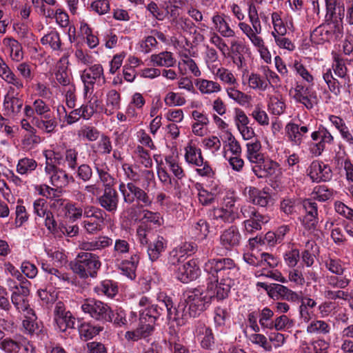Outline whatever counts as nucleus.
I'll list each match as a JSON object with an SVG mask.
<instances>
[{
  "label": "nucleus",
  "mask_w": 353,
  "mask_h": 353,
  "mask_svg": "<svg viewBox=\"0 0 353 353\" xmlns=\"http://www.w3.org/2000/svg\"><path fill=\"white\" fill-rule=\"evenodd\" d=\"M203 269L208 275L207 288H194L183 294L178 310L182 311L184 318L200 315L210 306L213 298L225 299L239 275V268L230 258L209 259Z\"/></svg>",
  "instance_id": "f257e3e1"
},
{
  "label": "nucleus",
  "mask_w": 353,
  "mask_h": 353,
  "mask_svg": "<svg viewBox=\"0 0 353 353\" xmlns=\"http://www.w3.org/2000/svg\"><path fill=\"white\" fill-rule=\"evenodd\" d=\"M158 300L160 303L159 306L153 304L152 301L146 296H142L140 299L139 305L141 309L139 310V314L140 321L142 323L145 321L154 323L160 316V310H163V307L166 308L169 318L172 317L173 303L171 299L163 294H161L158 296Z\"/></svg>",
  "instance_id": "f03ea898"
},
{
  "label": "nucleus",
  "mask_w": 353,
  "mask_h": 353,
  "mask_svg": "<svg viewBox=\"0 0 353 353\" xmlns=\"http://www.w3.org/2000/svg\"><path fill=\"white\" fill-rule=\"evenodd\" d=\"M261 243V239L256 236L255 238L250 239L247 250L243 254V260L248 264L253 266H269L274 268L278 264L277 258L267 252H261L259 249V244Z\"/></svg>",
  "instance_id": "7ed1b4c3"
},
{
  "label": "nucleus",
  "mask_w": 353,
  "mask_h": 353,
  "mask_svg": "<svg viewBox=\"0 0 353 353\" xmlns=\"http://www.w3.org/2000/svg\"><path fill=\"white\" fill-rule=\"evenodd\" d=\"M101 263L99 256L88 252H80L77 254L72 265L74 272L81 278L95 277L100 269Z\"/></svg>",
  "instance_id": "20e7f679"
},
{
  "label": "nucleus",
  "mask_w": 353,
  "mask_h": 353,
  "mask_svg": "<svg viewBox=\"0 0 353 353\" xmlns=\"http://www.w3.org/2000/svg\"><path fill=\"white\" fill-rule=\"evenodd\" d=\"M83 84V97L94 94V85H102L105 83L103 68L101 64H94L80 73Z\"/></svg>",
  "instance_id": "39448f33"
},
{
  "label": "nucleus",
  "mask_w": 353,
  "mask_h": 353,
  "mask_svg": "<svg viewBox=\"0 0 353 353\" xmlns=\"http://www.w3.org/2000/svg\"><path fill=\"white\" fill-rule=\"evenodd\" d=\"M311 139L313 141L307 143V150L312 157L320 156L326 145H330L334 141L333 136L323 126H320L317 130L312 132Z\"/></svg>",
  "instance_id": "423d86ee"
},
{
  "label": "nucleus",
  "mask_w": 353,
  "mask_h": 353,
  "mask_svg": "<svg viewBox=\"0 0 353 353\" xmlns=\"http://www.w3.org/2000/svg\"><path fill=\"white\" fill-rule=\"evenodd\" d=\"M119 190L125 203H132L134 201H137L139 204L145 207H148L152 203V201L147 193L133 183L125 184L123 182H121Z\"/></svg>",
  "instance_id": "0eeeda50"
},
{
  "label": "nucleus",
  "mask_w": 353,
  "mask_h": 353,
  "mask_svg": "<svg viewBox=\"0 0 353 353\" xmlns=\"http://www.w3.org/2000/svg\"><path fill=\"white\" fill-rule=\"evenodd\" d=\"M223 200V206L213 208L210 216L212 219L220 223H232L236 219L239 218L234 209L235 200L231 193H228Z\"/></svg>",
  "instance_id": "6e6552de"
},
{
  "label": "nucleus",
  "mask_w": 353,
  "mask_h": 353,
  "mask_svg": "<svg viewBox=\"0 0 353 353\" xmlns=\"http://www.w3.org/2000/svg\"><path fill=\"white\" fill-rule=\"evenodd\" d=\"M44 172L50 183L58 190L74 181L72 176H70L64 170L55 165L46 164Z\"/></svg>",
  "instance_id": "1a4fd4ad"
},
{
  "label": "nucleus",
  "mask_w": 353,
  "mask_h": 353,
  "mask_svg": "<svg viewBox=\"0 0 353 353\" xmlns=\"http://www.w3.org/2000/svg\"><path fill=\"white\" fill-rule=\"evenodd\" d=\"M85 314L97 321H105L110 319L111 308L105 303L94 299H86L81 305Z\"/></svg>",
  "instance_id": "9d476101"
},
{
  "label": "nucleus",
  "mask_w": 353,
  "mask_h": 353,
  "mask_svg": "<svg viewBox=\"0 0 353 353\" xmlns=\"http://www.w3.org/2000/svg\"><path fill=\"white\" fill-rule=\"evenodd\" d=\"M291 93L295 101L301 103L307 110L312 109L317 104V93L310 86L296 83Z\"/></svg>",
  "instance_id": "9b49d317"
},
{
  "label": "nucleus",
  "mask_w": 353,
  "mask_h": 353,
  "mask_svg": "<svg viewBox=\"0 0 353 353\" xmlns=\"http://www.w3.org/2000/svg\"><path fill=\"white\" fill-rule=\"evenodd\" d=\"M54 322L55 329L61 332L74 327L75 319L70 311H65V305L61 301L56 303L54 310Z\"/></svg>",
  "instance_id": "f8f14e48"
},
{
  "label": "nucleus",
  "mask_w": 353,
  "mask_h": 353,
  "mask_svg": "<svg viewBox=\"0 0 353 353\" xmlns=\"http://www.w3.org/2000/svg\"><path fill=\"white\" fill-rule=\"evenodd\" d=\"M21 330L31 336L43 338L45 336L41 323L37 321V316L33 310H29L24 313V319L21 323Z\"/></svg>",
  "instance_id": "ddd939ff"
},
{
  "label": "nucleus",
  "mask_w": 353,
  "mask_h": 353,
  "mask_svg": "<svg viewBox=\"0 0 353 353\" xmlns=\"http://www.w3.org/2000/svg\"><path fill=\"white\" fill-rule=\"evenodd\" d=\"M201 274L197 259H191L180 266L176 272V277L182 283H187L196 279Z\"/></svg>",
  "instance_id": "4468645a"
},
{
  "label": "nucleus",
  "mask_w": 353,
  "mask_h": 353,
  "mask_svg": "<svg viewBox=\"0 0 353 353\" xmlns=\"http://www.w3.org/2000/svg\"><path fill=\"white\" fill-rule=\"evenodd\" d=\"M307 174L314 182L327 181L332 179V170L322 161H314L307 169Z\"/></svg>",
  "instance_id": "2eb2a0df"
},
{
  "label": "nucleus",
  "mask_w": 353,
  "mask_h": 353,
  "mask_svg": "<svg viewBox=\"0 0 353 353\" xmlns=\"http://www.w3.org/2000/svg\"><path fill=\"white\" fill-rule=\"evenodd\" d=\"M194 337L200 342L203 349L210 350L214 343V338L210 327L203 323L198 322L194 329Z\"/></svg>",
  "instance_id": "dca6fc26"
},
{
  "label": "nucleus",
  "mask_w": 353,
  "mask_h": 353,
  "mask_svg": "<svg viewBox=\"0 0 353 353\" xmlns=\"http://www.w3.org/2000/svg\"><path fill=\"white\" fill-rule=\"evenodd\" d=\"M41 269L47 273V279L55 288H61L70 282L68 274L51 267L48 263H42Z\"/></svg>",
  "instance_id": "f3484780"
},
{
  "label": "nucleus",
  "mask_w": 353,
  "mask_h": 353,
  "mask_svg": "<svg viewBox=\"0 0 353 353\" xmlns=\"http://www.w3.org/2000/svg\"><path fill=\"white\" fill-rule=\"evenodd\" d=\"M241 235L236 227L231 226L223 230L219 236L220 244L228 250L239 245Z\"/></svg>",
  "instance_id": "a211bd4d"
},
{
  "label": "nucleus",
  "mask_w": 353,
  "mask_h": 353,
  "mask_svg": "<svg viewBox=\"0 0 353 353\" xmlns=\"http://www.w3.org/2000/svg\"><path fill=\"white\" fill-rule=\"evenodd\" d=\"M212 29L214 30V32L219 33L221 36L225 38L234 37L235 32L230 27L224 14L214 13L212 17Z\"/></svg>",
  "instance_id": "6ab92c4d"
},
{
  "label": "nucleus",
  "mask_w": 353,
  "mask_h": 353,
  "mask_svg": "<svg viewBox=\"0 0 353 353\" xmlns=\"http://www.w3.org/2000/svg\"><path fill=\"white\" fill-rule=\"evenodd\" d=\"M192 119L191 128L192 133L198 137H203L207 132V127L210 123L207 114L199 110H193L190 114Z\"/></svg>",
  "instance_id": "aec40b11"
},
{
  "label": "nucleus",
  "mask_w": 353,
  "mask_h": 353,
  "mask_svg": "<svg viewBox=\"0 0 353 353\" xmlns=\"http://www.w3.org/2000/svg\"><path fill=\"white\" fill-rule=\"evenodd\" d=\"M279 169V165L276 161L269 159L263 158L261 161L252 166V171L259 178L272 176Z\"/></svg>",
  "instance_id": "412c9836"
},
{
  "label": "nucleus",
  "mask_w": 353,
  "mask_h": 353,
  "mask_svg": "<svg viewBox=\"0 0 353 353\" xmlns=\"http://www.w3.org/2000/svg\"><path fill=\"white\" fill-rule=\"evenodd\" d=\"M86 102L79 108L83 119H90L95 113L100 112L101 100L98 92L84 97Z\"/></svg>",
  "instance_id": "4be33fe9"
},
{
  "label": "nucleus",
  "mask_w": 353,
  "mask_h": 353,
  "mask_svg": "<svg viewBox=\"0 0 353 353\" xmlns=\"http://www.w3.org/2000/svg\"><path fill=\"white\" fill-rule=\"evenodd\" d=\"M121 107V94L115 90H109L105 95V104L101 103L100 113L113 114Z\"/></svg>",
  "instance_id": "5701e85b"
},
{
  "label": "nucleus",
  "mask_w": 353,
  "mask_h": 353,
  "mask_svg": "<svg viewBox=\"0 0 353 353\" xmlns=\"http://www.w3.org/2000/svg\"><path fill=\"white\" fill-rule=\"evenodd\" d=\"M29 294V290L26 286L19 285L17 290H14L12 293L11 301L12 304L19 312H28L29 310H32L26 296Z\"/></svg>",
  "instance_id": "b1692460"
},
{
  "label": "nucleus",
  "mask_w": 353,
  "mask_h": 353,
  "mask_svg": "<svg viewBox=\"0 0 353 353\" xmlns=\"http://www.w3.org/2000/svg\"><path fill=\"white\" fill-rule=\"evenodd\" d=\"M286 135L289 141L294 145H300L303 138L309 131L306 125L299 126L294 123H289L285 126Z\"/></svg>",
  "instance_id": "393cba45"
},
{
  "label": "nucleus",
  "mask_w": 353,
  "mask_h": 353,
  "mask_svg": "<svg viewBox=\"0 0 353 353\" xmlns=\"http://www.w3.org/2000/svg\"><path fill=\"white\" fill-rule=\"evenodd\" d=\"M2 44L13 61L19 62L23 59V48L17 40L12 37H5Z\"/></svg>",
  "instance_id": "a878e982"
},
{
  "label": "nucleus",
  "mask_w": 353,
  "mask_h": 353,
  "mask_svg": "<svg viewBox=\"0 0 353 353\" xmlns=\"http://www.w3.org/2000/svg\"><path fill=\"white\" fill-rule=\"evenodd\" d=\"M245 194L248 200L254 205L266 207L271 202V196L266 192H262L254 187L245 189Z\"/></svg>",
  "instance_id": "bb28decb"
},
{
  "label": "nucleus",
  "mask_w": 353,
  "mask_h": 353,
  "mask_svg": "<svg viewBox=\"0 0 353 353\" xmlns=\"http://www.w3.org/2000/svg\"><path fill=\"white\" fill-rule=\"evenodd\" d=\"M101 206L110 212H114L117 209L119 198L117 192L112 188H105L103 195L99 197Z\"/></svg>",
  "instance_id": "cd10ccee"
},
{
  "label": "nucleus",
  "mask_w": 353,
  "mask_h": 353,
  "mask_svg": "<svg viewBox=\"0 0 353 353\" xmlns=\"http://www.w3.org/2000/svg\"><path fill=\"white\" fill-rule=\"evenodd\" d=\"M184 150L185 161L188 164L193 165L196 167H201L203 157L201 149L196 146V143L192 141H189Z\"/></svg>",
  "instance_id": "c85d7f7f"
},
{
  "label": "nucleus",
  "mask_w": 353,
  "mask_h": 353,
  "mask_svg": "<svg viewBox=\"0 0 353 353\" xmlns=\"http://www.w3.org/2000/svg\"><path fill=\"white\" fill-rule=\"evenodd\" d=\"M195 85L203 94L212 95L221 91V85L219 83L213 80L199 78L194 81Z\"/></svg>",
  "instance_id": "c756f323"
},
{
  "label": "nucleus",
  "mask_w": 353,
  "mask_h": 353,
  "mask_svg": "<svg viewBox=\"0 0 353 353\" xmlns=\"http://www.w3.org/2000/svg\"><path fill=\"white\" fill-rule=\"evenodd\" d=\"M270 218L268 216L256 214L255 216L245 220L243 223V232L245 234H251L261 230L262 225L268 223Z\"/></svg>",
  "instance_id": "7c9ffc66"
},
{
  "label": "nucleus",
  "mask_w": 353,
  "mask_h": 353,
  "mask_svg": "<svg viewBox=\"0 0 353 353\" xmlns=\"http://www.w3.org/2000/svg\"><path fill=\"white\" fill-rule=\"evenodd\" d=\"M310 41L314 45H323L332 41V34L326 26L321 25L311 32Z\"/></svg>",
  "instance_id": "2f4dec72"
},
{
  "label": "nucleus",
  "mask_w": 353,
  "mask_h": 353,
  "mask_svg": "<svg viewBox=\"0 0 353 353\" xmlns=\"http://www.w3.org/2000/svg\"><path fill=\"white\" fill-rule=\"evenodd\" d=\"M139 255L135 252L133 253L129 260H124L120 264L121 272L130 280L136 277V270L139 262Z\"/></svg>",
  "instance_id": "473e14b6"
},
{
  "label": "nucleus",
  "mask_w": 353,
  "mask_h": 353,
  "mask_svg": "<svg viewBox=\"0 0 353 353\" xmlns=\"http://www.w3.org/2000/svg\"><path fill=\"white\" fill-rule=\"evenodd\" d=\"M238 27L243 34L249 39L251 43L261 37L259 34L262 32L261 25L255 24L254 23H250V25L245 22L240 21L238 24Z\"/></svg>",
  "instance_id": "72a5a7b5"
},
{
  "label": "nucleus",
  "mask_w": 353,
  "mask_h": 353,
  "mask_svg": "<svg viewBox=\"0 0 353 353\" xmlns=\"http://www.w3.org/2000/svg\"><path fill=\"white\" fill-rule=\"evenodd\" d=\"M32 122L38 129L46 133L52 132L57 125L55 118L51 114L41 117H33Z\"/></svg>",
  "instance_id": "f704fd0d"
},
{
  "label": "nucleus",
  "mask_w": 353,
  "mask_h": 353,
  "mask_svg": "<svg viewBox=\"0 0 353 353\" xmlns=\"http://www.w3.org/2000/svg\"><path fill=\"white\" fill-rule=\"evenodd\" d=\"M150 61L154 65L166 68L173 67L176 61L173 54L168 51L152 54Z\"/></svg>",
  "instance_id": "c9c22d12"
},
{
  "label": "nucleus",
  "mask_w": 353,
  "mask_h": 353,
  "mask_svg": "<svg viewBox=\"0 0 353 353\" xmlns=\"http://www.w3.org/2000/svg\"><path fill=\"white\" fill-rule=\"evenodd\" d=\"M0 77L8 84H10L14 86V88H10L8 91L10 94L11 90H16L17 91H20L24 87L23 81L17 76L13 71L10 68L8 65L4 70L0 72Z\"/></svg>",
  "instance_id": "e433bc0d"
},
{
  "label": "nucleus",
  "mask_w": 353,
  "mask_h": 353,
  "mask_svg": "<svg viewBox=\"0 0 353 353\" xmlns=\"http://www.w3.org/2000/svg\"><path fill=\"white\" fill-rule=\"evenodd\" d=\"M167 242L163 236H158L148 248V254L151 261H154L159 259L161 254L164 252Z\"/></svg>",
  "instance_id": "4c0bfd02"
},
{
  "label": "nucleus",
  "mask_w": 353,
  "mask_h": 353,
  "mask_svg": "<svg viewBox=\"0 0 353 353\" xmlns=\"http://www.w3.org/2000/svg\"><path fill=\"white\" fill-rule=\"evenodd\" d=\"M55 203L64 205L65 216L73 221L79 219L83 215V209L77 207L74 203L66 202V201L61 199H56L54 205Z\"/></svg>",
  "instance_id": "58836bf2"
},
{
  "label": "nucleus",
  "mask_w": 353,
  "mask_h": 353,
  "mask_svg": "<svg viewBox=\"0 0 353 353\" xmlns=\"http://www.w3.org/2000/svg\"><path fill=\"white\" fill-rule=\"evenodd\" d=\"M94 291L99 296L114 297L118 292V287L116 283L111 280H104L94 287Z\"/></svg>",
  "instance_id": "ea45409f"
},
{
  "label": "nucleus",
  "mask_w": 353,
  "mask_h": 353,
  "mask_svg": "<svg viewBox=\"0 0 353 353\" xmlns=\"http://www.w3.org/2000/svg\"><path fill=\"white\" fill-rule=\"evenodd\" d=\"M141 222V225L145 227L150 225L158 228L163 225V218L159 212L144 210L142 211Z\"/></svg>",
  "instance_id": "a19ab883"
},
{
  "label": "nucleus",
  "mask_w": 353,
  "mask_h": 353,
  "mask_svg": "<svg viewBox=\"0 0 353 353\" xmlns=\"http://www.w3.org/2000/svg\"><path fill=\"white\" fill-rule=\"evenodd\" d=\"M247 148V159L252 164L259 163L264 157L263 154L260 152L261 144L260 141H255L254 142L248 143Z\"/></svg>",
  "instance_id": "79ce46f5"
},
{
  "label": "nucleus",
  "mask_w": 353,
  "mask_h": 353,
  "mask_svg": "<svg viewBox=\"0 0 353 353\" xmlns=\"http://www.w3.org/2000/svg\"><path fill=\"white\" fill-rule=\"evenodd\" d=\"M103 330V327L99 325H93L89 323H83L79 327V332L81 339L84 341L92 339L98 335Z\"/></svg>",
  "instance_id": "37998d69"
},
{
  "label": "nucleus",
  "mask_w": 353,
  "mask_h": 353,
  "mask_svg": "<svg viewBox=\"0 0 353 353\" xmlns=\"http://www.w3.org/2000/svg\"><path fill=\"white\" fill-rule=\"evenodd\" d=\"M132 157L136 163L141 164L146 168H151L152 165V160L150 152L141 145L136 147Z\"/></svg>",
  "instance_id": "c03bdc74"
},
{
  "label": "nucleus",
  "mask_w": 353,
  "mask_h": 353,
  "mask_svg": "<svg viewBox=\"0 0 353 353\" xmlns=\"http://www.w3.org/2000/svg\"><path fill=\"white\" fill-rule=\"evenodd\" d=\"M42 45L50 48L54 51L61 50V41L59 34L55 30H51L46 34L41 39Z\"/></svg>",
  "instance_id": "a18cd8bd"
},
{
  "label": "nucleus",
  "mask_w": 353,
  "mask_h": 353,
  "mask_svg": "<svg viewBox=\"0 0 353 353\" xmlns=\"http://www.w3.org/2000/svg\"><path fill=\"white\" fill-rule=\"evenodd\" d=\"M65 63H68L67 60L61 59L60 63L57 67L58 69L55 72V77L57 82L63 86H65V88L72 85L70 83V77L68 71V67Z\"/></svg>",
  "instance_id": "49530a36"
},
{
  "label": "nucleus",
  "mask_w": 353,
  "mask_h": 353,
  "mask_svg": "<svg viewBox=\"0 0 353 353\" xmlns=\"http://www.w3.org/2000/svg\"><path fill=\"white\" fill-rule=\"evenodd\" d=\"M330 325L323 320L312 321L307 326L306 331L311 334L325 335L330 332Z\"/></svg>",
  "instance_id": "de8ad7c7"
},
{
  "label": "nucleus",
  "mask_w": 353,
  "mask_h": 353,
  "mask_svg": "<svg viewBox=\"0 0 353 353\" xmlns=\"http://www.w3.org/2000/svg\"><path fill=\"white\" fill-rule=\"evenodd\" d=\"M192 236L198 240L205 239L209 233V225L204 219H199L190 228Z\"/></svg>",
  "instance_id": "09e8293b"
},
{
  "label": "nucleus",
  "mask_w": 353,
  "mask_h": 353,
  "mask_svg": "<svg viewBox=\"0 0 353 353\" xmlns=\"http://www.w3.org/2000/svg\"><path fill=\"white\" fill-rule=\"evenodd\" d=\"M104 224L103 215L94 217L93 219H85L82 222V225L86 232L89 234H93L101 231L103 229Z\"/></svg>",
  "instance_id": "8fccbe9b"
},
{
  "label": "nucleus",
  "mask_w": 353,
  "mask_h": 353,
  "mask_svg": "<svg viewBox=\"0 0 353 353\" xmlns=\"http://www.w3.org/2000/svg\"><path fill=\"white\" fill-rule=\"evenodd\" d=\"M23 105V101L21 99L8 95L5 97L3 101L4 108L13 115H17L21 112Z\"/></svg>",
  "instance_id": "3c124183"
},
{
  "label": "nucleus",
  "mask_w": 353,
  "mask_h": 353,
  "mask_svg": "<svg viewBox=\"0 0 353 353\" xmlns=\"http://www.w3.org/2000/svg\"><path fill=\"white\" fill-rule=\"evenodd\" d=\"M178 68L182 74H190L195 77H199L201 75L199 66L192 58L185 62H178Z\"/></svg>",
  "instance_id": "603ef678"
},
{
  "label": "nucleus",
  "mask_w": 353,
  "mask_h": 353,
  "mask_svg": "<svg viewBox=\"0 0 353 353\" xmlns=\"http://www.w3.org/2000/svg\"><path fill=\"white\" fill-rule=\"evenodd\" d=\"M37 167V163L34 159L24 157L19 160L17 165V172L21 175H28L33 172Z\"/></svg>",
  "instance_id": "864d4df0"
},
{
  "label": "nucleus",
  "mask_w": 353,
  "mask_h": 353,
  "mask_svg": "<svg viewBox=\"0 0 353 353\" xmlns=\"http://www.w3.org/2000/svg\"><path fill=\"white\" fill-rule=\"evenodd\" d=\"M95 169L105 188H111L114 184V179L109 174L107 165L105 164L95 163Z\"/></svg>",
  "instance_id": "5fc2aeb1"
},
{
  "label": "nucleus",
  "mask_w": 353,
  "mask_h": 353,
  "mask_svg": "<svg viewBox=\"0 0 353 353\" xmlns=\"http://www.w3.org/2000/svg\"><path fill=\"white\" fill-rule=\"evenodd\" d=\"M214 321L217 328L221 330L227 325L230 321V314L226 307H216L214 312Z\"/></svg>",
  "instance_id": "6e6d98bb"
},
{
  "label": "nucleus",
  "mask_w": 353,
  "mask_h": 353,
  "mask_svg": "<svg viewBox=\"0 0 353 353\" xmlns=\"http://www.w3.org/2000/svg\"><path fill=\"white\" fill-rule=\"evenodd\" d=\"M165 161L170 172L178 179H182L185 176L184 171L181 166L179 159L176 156L168 155L165 158Z\"/></svg>",
  "instance_id": "4d7b16f0"
},
{
  "label": "nucleus",
  "mask_w": 353,
  "mask_h": 353,
  "mask_svg": "<svg viewBox=\"0 0 353 353\" xmlns=\"http://www.w3.org/2000/svg\"><path fill=\"white\" fill-rule=\"evenodd\" d=\"M248 85L250 88L259 91H265L268 88L267 81L263 75L255 72H252L249 75Z\"/></svg>",
  "instance_id": "13d9d810"
},
{
  "label": "nucleus",
  "mask_w": 353,
  "mask_h": 353,
  "mask_svg": "<svg viewBox=\"0 0 353 353\" xmlns=\"http://www.w3.org/2000/svg\"><path fill=\"white\" fill-rule=\"evenodd\" d=\"M43 155L46 158V164L59 165L64 161L62 154L59 150L53 147L52 149L46 150L43 151Z\"/></svg>",
  "instance_id": "bf43d9fd"
},
{
  "label": "nucleus",
  "mask_w": 353,
  "mask_h": 353,
  "mask_svg": "<svg viewBox=\"0 0 353 353\" xmlns=\"http://www.w3.org/2000/svg\"><path fill=\"white\" fill-rule=\"evenodd\" d=\"M274 312L268 307H264L259 314V322L263 330H272Z\"/></svg>",
  "instance_id": "052dcab7"
},
{
  "label": "nucleus",
  "mask_w": 353,
  "mask_h": 353,
  "mask_svg": "<svg viewBox=\"0 0 353 353\" xmlns=\"http://www.w3.org/2000/svg\"><path fill=\"white\" fill-rule=\"evenodd\" d=\"M292 68L297 75H299L303 81L310 85H314V77L299 60H295Z\"/></svg>",
  "instance_id": "680f3d73"
},
{
  "label": "nucleus",
  "mask_w": 353,
  "mask_h": 353,
  "mask_svg": "<svg viewBox=\"0 0 353 353\" xmlns=\"http://www.w3.org/2000/svg\"><path fill=\"white\" fill-rule=\"evenodd\" d=\"M285 103L281 97L272 96L268 102V109L274 115L282 114L285 110Z\"/></svg>",
  "instance_id": "e2e57ef3"
},
{
  "label": "nucleus",
  "mask_w": 353,
  "mask_h": 353,
  "mask_svg": "<svg viewBox=\"0 0 353 353\" xmlns=\"http://www.w3.org/2000/svg\"><path fill=\"white\" fill-rule=\"evenodd\" d=\"M185 4V0H165L163 6L171 17L176 19L179 15V10Z\"/></svg>",
  "instance_id": "0e129e2a"
},
{
  "label": "nucleus",
  "mask_w": 353,
  "mask_h": 353,
  "mask_svg": "<svg viewBox=\"0 0 353 353\" xmlns=\"http://www.w3.org/2000/svg\"><path fill=\"white\" fill-rule=\"evenodd\" d=\"M164 102L168 107L182 106L185 104L186 99L181 93L170 91L165 94Z\"/></svg>",
  "instance_id": "69168bd1"
},
{
  "label": "nucleus",
  "mask_w": 353,
  "mask_h": 353,
  "mask_svg": "<svg viewBox=\"0 0 353 353\" xmlns=\"http://www.w3.org/2000/svg\"><path fill=\"white\" fill-rule=\"evenodd\" d=\"M294 321L287 315L283 314L274 320L272 330L275 331H287L294 326Z\"/></svg>",
  "instance_id": "338daca9"
},
{
  "label": "nucleus",
  "mask_w": 353,
  "mask_h": 353,
  "mask_svg": "<svg viewBox=\"0 0 353 353\" xmlns=\"http://www.w3.org/2000/svg\"><path fill=\"white\" fill-rule=\"evenodd\" d=\"M92 148L101 154H110L112 150L110 139L105 135H102L100 139L92 145Z\"/></svg>",
  "instance_id": "774afa93"
}]
</instances>
